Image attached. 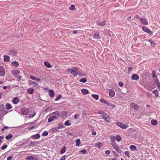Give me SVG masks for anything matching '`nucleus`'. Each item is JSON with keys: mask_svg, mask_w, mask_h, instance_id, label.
Returning <instances> with one entry per match:
<instances>
[{"mask_svg": "<svg viewBox=\"0 0 160 160\" xmlns=\"http://www.w3.org/2000/svg\"><path fill=\"white\" fill-rule=\"evenodd\" d=\"M66 72H67L71 73L74 77H75L77 75L82 76L83 75L81 74L79 70L76 67H73L66 70Z\"/></svg>", "mask_w": 160, "mask_h": 160, "instance_id": "f257e3e1", "label": "nucleus"}, {"mask_svg": "<svg viewBox=\"0 0 160 160\" xmlns=\"http://www.w3.org/2000/svg\"><path fill=\"white\" fill-rule=\"evenodd\" d=\"M101 114L102 115V118L107 122H109L110 121V117L106 113L103 112H102Z\"/></svg>", "mask_w": 160, "mask_h": 160, "instance_id": "f03ea898", "label": "nucleus"}, {"mask_svg": "<svg viewBox=\"0 0 160 160\" xmlns=\"http://www.w3.org/2000/svg\"><path fill=\"white\" fill-rule=\"evenodd\" d=\"M17 52L18 51L17 50L15 49H12L10 50L8 52V54L12 57H14L17 54Z\"/></svg>", "mask_w": 160, "mask_h": 160, "instance_id": "7ed1b4c3", "label": "nucleus"}, {"mask_svg": "<svg viewBox=\"0 0 160 160\" xmlns=\"http://www.w3.org/2000/svg\"><path fill=\"white\" fill-rule=\"evenodd\" d=\"M116 124L118 126L124 129H126L128 127V125L123 124L121 122H117Z\"/></svg>", "mask_w": 160, "mask_h": 160, "instance_id": "20e7f679", "label": "nucleus"}, {"mask_svg": "<svg viewBox=\"0 0 160 160\" xmlns=\"http://www.w3.org/2000/svg\"><path fill=\"white\" fill-rule=\"evenodd\" d=\"M131 107L133 109L137 111L139 109V107L137 104L133 102H131L130 104Z\"/></svg>", "mask_w": 160, "mask_h": 160, "instance_id": "39448f33", "label": "nucleus"}, {"mask_svg": "<svg viewBox=\"0 0 160 160\" xmlns=\"http://www.w3.org/2000/svg\"><path fill=\"white\" fill-rule=\"evenodd\" d=\"M20 111L23 114L26 115L28 112L29 110L28 108L24 107L21 109Z\"/></svg>", "mask_w": 160, "mask_h": 160, "instance_id": "423d86ee", "label": "nucleus"}, {"mask_svg": "<svg viewBox=\"0 0 160 160\" xmlns=\"http://www.w3.org/2000/svg\"><path fill=\"white\" fill-rule=\"evenodd\" d=\"M20 71L17 70H14L12 71V74L15 77H17L18 76L19 74L20 73Z\"/></svg>", "mask_w": 160, "mask_h": 160, "instance_id": "0eeeda50", "label": "nucleus"}, {"mask_svg": "<svg viewBox=\"0 0 160 160\" xmlns=\"http://www.w3.org/2000/svg\"><path fill=\"white\" fill-rule=\"evenodd\" d=\"M142 29L144 32L148 33L150 35H152V31L148 28H147V27L143 26L142 27Z\"/></svg>", "mask_w": 160, "mask_h": 160, "instance_id": "6e6552de", "label": "nucleus"}, {"mask_svg": "<svg viewBox=\"0 0 160 160\" xmlns=\"http://www.w3.org/2000/svg\"><path fill=\"white\" fill-rule=\"evenodd\" d=\"M140 22L143 24L145 25H148V21L146 18H140Z\"/></svg>", "mask_w": 160, "mask_h": 160, "instance_id": "1a4fd4ad", "label": "nucleus"}, {"mask_svg": "<svg viewBox=\"0 0 160 160\" xmlns=\"http://www.w3.org/2000/svg\"><path fill=\"white\" fill-rule=\"evenodd\" d=\"M112 146L119 153H120L121 152V150L119 149L116 143L115 144H113Z\"/></svg>", "mask_w": 160, "mask_h": 160, "instance_id": "9d476101", "label": "nucleus"}, {"mask_svg": "<svg viewBox=\"0 0 160 160\" xmlns=\"http://www.w3.org/2000/svg\"><path fill=\"white\" fill-rule=\"evenodd\" d=\"M60 112L59 111H55L51 113V115L55 117L56 119H57L59 115H60Z\"/></svg>", "mask_w": 160, "mask_h": 160, "instance_id": "9b49d317", "label": "nucleus"}, {"mask_svg": "<svg viewBox=\"0 0 160 160\" xmlns=\"http://www.w3.org/2000/svg\"><path fill=\"white\" fill-rule=\"evenodd\" d=\"M5 75V72L4 68L2 66H0V76L3 77Z\"/></svg>", "mask_w": 160, "mask_h": 160, "instance_id": "f8f14e48", "label": "nucleus"}, {"mask_svg": "<svg viewBox=\"0 0 160 160\" xmlns=\"http://www.w3.org/2000/svg\"><path fill=\"white\" fill-rule=\"evenodd\" d=\"M139 78V76L136 74H133L131 76V79L132 80H137Z\"/></svg>", "mask_w": 160, "mask_h": 160, "instance_id": "ddd939ff", "label": "nucleus"}, {"mask_svg": "<svg viewBox=\"0 0 160 160\" xmlns=\"http://www.w3.org/2000/svg\"><path fill=\"white\" fill-rule=\"evenodd\" d=\"M40 137V135L39 133L32 135L31 136V138L33 139H38Z\"/></svg>", "mask_w": 160, "mask_h": 160, "instance_id": "4468645a", "label": "nucleus"}, {"mask_svg": "<svg viewBox=\"0 0 160 160\" xmlns=\"http://www.w3.org/2000/svg\"><path fill=\"white\" fill-rule=\"evenodd\" d=\"M19 101L20 100L18 97H15L12 99V102L14 104H16L18 103Z\"/></svg>", "mask_w": 160, "mask_h": 160, "instance_id": "2eb2a0df", "label": "nucleus"}, {"mask_svg": "<svg viewBox=\"0 0 160 160\" xmlns=\"http://www.w3.org/2000/svg\"><path fill=\"white\" fill-rule=\"evenodd\" d=\"M155 79L154 80V82L157 85V86L158 89L160 90V82L157 78H155Z\"/></svg>", "mask_w": 160, "mask_h": 160, "instance_id": "dca6fc26", "label": "nucleus"}, {"mask_svg": "<svg viewBox=\"0 0 160 160\" xmlns=\"http://www.w3.org/2000/svg\"><path fill=\"white\" fill-rule=\"evenodd\" d=\"M109 95L111 97H113L115 95V92L112 89H110L109 90Z\"/></svg>", "mask_w": 160, "mask_h": 160, "instance_id": "f3484780", "label": "nucleus"}, {"mask_svg": "<svg viewBox=\"0 0 160 160\" xmlns=\"http://www.w3.org/2000/svg\"><path fill=\"white\" fill-rule=\"evenodd\" d=\"M44 65L48 68H50L52 67V65L50 64L49 62L47 61H45L44 62Z\"/></svg>", "mask_w": 160, "mask_h": 160, "instance_id": "a211bd4d", "label": "nucleus"}, {"mask_svg": "<svg viewBox=\"0 0 160 160\" xmlns=\"http://www.w3.org/2000/svg\"><path fill=\"white\" fill-rule=\"evenodd\" d=\"M48 94L50 97H52L54 96L55 93L53 90L51 89L49 90L48 91Z\"/></svg>", "mask_w": 160, "mask_h": 160, "instance_id": "6ab92c4d", "label": "nucleus"}, {"mask_svg": "<svg viewBox=\"0 0 160 160\" xmlns=\"http://www.w3.org/2000/svg\"><path fill=\"white\" fill-rule=\"evenodd\" d=\"M130 149L132 151H136L137 150L136 147L133 145L130 146Z\"/></svg>", "mask_w": 160, "mask_h": 160, "instance_id": "aec40b11", "label": "nucleus"}, {"mask_svg": "<svg viewBox=\"0 0 160 160\" xmlns=\"http://www.w3.org/2000/svg\"><path fill=\"white\" fill-rule=\"evenodd\" d=\"M115 137L114 136H113L111 138L110 140L111 141V144L112 145H113V144H116L115 142Z\"/></svg>", "mask_w": 160, "mask_h": 160, "instance_id": "412c9836", "label": "nucleus"}, {"mask_svg": "<svg viewBox=\"0 0 160 160\" xmlns=\"http://www.w3.org/2000/svg\"><path fill=\"white\" fill-rule=\"evenodd\" d=\"M106 24L105 21L100 22L97 23V25L98 26H104Z\"/></svg>", "mask_w": 160, "mask_h": 160, "instance_id": "4be33fe9", "label": "nucleus"}, {"mask_svg": "<svg viewBox=\"0 0 160 160\" xmlns=\"http://www.w3.org/2000/svg\"><path fill=\"white\" fill-rule=\"evenodd\" d=\"M26 159L29 160H38V159L32 156H28L26 158Z\"/></svg>", "mask_w": 160, "mask_h": 160, "instance_id": "5701e85b", "label": "nucleus"}, {"mask_svg": "<svg viewBox=\"0 0 160 160\" xmlns=\"http://www.w3.org/2000/svg\"><path fill=\"white\" fill-rule=\"evenodd\" d=\"M67 113H68L66 111H62L61 112L60 116L62 118L66 117Z\"/></svg>", "mask_w": 160, "mask_h": 160, "instance_id": "b1692460", "label": "nucleus"}, {"mask_svg": "<svg viewBox=\"0 0 160 160\" xmlns=\"http://www.w3.org/2000/svg\"><path fill=\"white\" fill-rule=\"evenodd\" d=\"M93 38L95 39H98L100 38L98 32L95 33L93 36Z\"/></svg>", "mask_w": 160, "mask_h": 160, "instance_id": "393cba45", "label": "nucleus"}, {"mask_svg": "<svg viewBox=\"0 0 160 160\" xmlns=\"http://www.w3.org/2000/svg\"><path fill=\"white\" fill-rule=\"evenodd\" d=\"M81 92L83 94L87 95L88 92V91L85 89H82L81 90Z\"/></svg>", "mask_w": 160, "mask_h": 160, "instance_id": "a878e982", "label": "nucleus"}, {"mask_svg": "<svg viewBox=\"0 0 160 160\" xmlns=\"http://www.w3.org/2000/svg\"><path fill=\"white\" fill-rule=\"evenodd\" d=\"M100 102L104 104L105 105H106L107 106H109V103L106 101H105L104 99H100Z\"/></svg>", "mask_w": 160, "mask_h": 160, "instance_id": "bb28decb", "label": "nucleus"}, {"mask_svg": "<svg viewBox=\"0 0 160 160\" xmlns=\"http://www.w3.org/2000/svg\"><path fill=\"white\" fill-rule=\"evenodd\" d=\"M55 117H54L53 116H52L51 115V116H50V117L48 119V122H51L54 119H56V118H55Z\"/></svg>", "mask_w": 160, "mask_h": 160, "instance_id": "cd10ccee", "label": "nucleus"}, {"mask_svg": "<svg viewBox=\"0 0 160 160\" xmlns=\"http://www.w3.org/2000/svg\"><path fill=\"white\" fill-rule=\"evenodd\" d=\"M38 142H30L29 144V146H34L35 145H37Z\"/></svg>", "mask_w": 160, "mask_h": 160, "instance_id": "c85d7f7f", "label": "nucleus"}, {"mask_svg": "<svg viewBox=\"0 0 160 160\" xmlns=\"http://www.w3.org/2000/svg\"><path fill=\"white\" fill-rule=\"evenodd\" d=\"M34 89L31 88H28L27 90V92L29 94H32L33 93Z\"/></svg>", "mask_w": 160, "mask_h": 160, "instance_id": "c756f323", "label": "nucleus"}, {"mask_svg": "<svg viewBox=\"0 0 160 160\" xmlns=\"http://www.w3.org/2000/svg\"><path fill=\"white\" fill-rule=\"evenodd\" d=\"M4 61L5 62H9L10 61V58L8 55H5L4 56Z\"/></svg>", "mask_w": 160, "mask_h": 160, "instance_id": "7c9ffc66", "label": "nucleus"}, {"mask_svg": "<svg viewBox=\"0 0 160 160\" xmlns=\"http://www.w3.org/2000/svg\"><path fill=\"white\" fill-rule=\"evenodd\" d=\"M75 142H76V146L77 147L79 146L81 144L80 140L79 139H77L75 141Z\"/></svg>", "mask_w": 160, "mask_h": 160, "instance_id": "2f4dec72", "label": "nucleus"}, {"mask_svg": "<svg viewBox=\"0 0 160 160\" xmlns=\"http://www.w3.org/2000/svg\"><path fill=\"white\" fill-rule=\"evenodd\" d=\"M66 147L65 146L63 147L60 150V153L61 154H62L66 152Z\"/></svg>", "mask_w": 160, "mask_h": 160, "instance_id": "473e14b6", "label": "nucleus"}, {"mask_svg": "<svg viewBox=\"0 0 160 160\" xmlns=\"http://www.w3.org/2000/svg\"><path fill=\"white\" fill-rule=\"evenodd\" d=\"M152 93L155 94L156 97H157L158 96L159 92L157 90H155L152 91Z\"/></svg>", "mask_w": 160, "mask_h": 160, "instance_id": "72a5a7b5", "label": "nucleus"}, {"mask_svg": "<svg viewBox=\"0 0 160 160\" xmlns=\"http://www.w3.org/2000/svg\"><path fill=\"white\" fill-rule=\"evenodd\" d=\"M12 106L11 105L8 103H7L5 105V108L7 109H10L12 108Z\"/></svg>", "mask_w": 160, "mask_h": 160, "instance_id": "f704fd0d", "label": "nucleus"}, {"mask_svg": "<svg viewBox=\"0 0 160 160\" xmlns=\"http://www.w3.org/2000/svg\"><path fill=\"white\" fill-rule=\"evenodd\" d=\"M13 137V135L11 134H9L7 135L6 137L5 138L7 140H9L11 139Z\"/></svg>", "mask_w": 160, "mask_h": 160, "instance_id": "c9c22d12", "label": "nucleus"}, {"mask_svg": "<svg viewBox=\"0 0 160 160\" xmlns=\"http://www.w3.org/2000/svg\"><path fill=\"white\" fill-rule=\"evenodd\" d=\"M91 96L96 100H98L99 98V95H98L92 94L91 95Z\"/></svg>", "mask_w": 160, "mask_h": 160, "instance_id": "e433bc0d", "label": "nucleus"}, {"mask_svg": "<svg viewBox=\"0 0 160 160\" xmlns=\"http://www.w3.org/2000/svg\"><path fill=\"white\" fill-rule=\"evenodd\" d=\"M151 123L152 124L155 125L157 124V122L156 120L152 119L151 121Z\"/></svg>", "mask_w": 160, "mask_h": 160, "instance_id": "4c0bfd02", "label": "nucleus"}, {"mask_svg": "<svg viewBox=\"0 0 160 160\" xmlns=\"http://www.w3.org/2000/svg\"><path fill=\"white\" fill-rule=\"evenodd\" d=\"M11 64L14 66L18 67L19 65L18 62L16 61H13L12 62Z\"/></svg>", "mask_w": 160, "mask_h": 160, "instance_id": "58836bf2", "label": "nucleus"}, {"mask_svg": "<svg viewBox=\"0 0 160 160\" xmlns=\"http://www.w3.org/2000/svg\"><path fill=\"white\" fill-rule=\"evenodd\" d=\"M36 113L35 112H33L32 114H29L28 115L29 116V118H32L34 117V116L36 115Z\"/></svg>", "mask_w": 160, "mask_h": 160, "instance_id": "ea45409f", "label": "nucleus"}, {"mask_svg": "<svg viewBox=\"0 0 160 160\" xmlns=\"http://www.w3.org/2000/svg\"><path fill=\"white\" fill-rule=\"evenodd\" d=\"M115 137V139L118 142H120L121 140V138L119 135H117Z\"/></svg>", "mask_w": 160, "mask_h": 160, "instance_id": "a19ab883", "label": "nucleus"}, {"mask_svg": "<svg viewBox=\"0 0 160 160\" xmlns=\"http://www.w3.org/2000/svg\"><path fill=\"white\" fill-rule=\"evenodd\" d=\"M102 145V143L100 142H97L95 146L98 147L99 148H100Z\"/></svg>", "mask_w": 160, "mask_h": 160, "instance_id": "79ce46f5", "label": "nucleus"}, {"mask_svg": "<svg viewBox=\"0 0 160 160\" xmlns=\"http://www.w3.org/2000/svg\"><path fill=\"white\" fill-rule=\"evenodd\" d=\"M155 71H153L152 72V77L153 78L155 79V78H157V77L155 75Z\"/></svg>", "mask_w": 160, "mask_h": 160, "instance_id": "37998d69", "label": "nucleus"}, {"mask_svg": "<svg viewBox=\"0 0 160 160\" xmlns=\"http://www.w3.org/2000/svg\"><path fill=\"white\" fill-rule=\"evenodd\" d=\"M69 120H67L65 122L64 124L66 126H69L71 124V123H70Z\"/></svg>", "mask_w": 160, "mask_h": 160, "instance_id": "c03bdc74", "label": "nucleus"}, {"mask_svg": "<svg viewBox=\"0 0 160 160\" xmlns=\"http://www.w3.org/2000/svg\"><path fill=\"white\" fill-rule=\"evenodd\" d=\"M87 81V80L85 78H82L79 80V82H80L85 83Z\"/></svg>", "mask_w": 160, "mask_h": 160, "instance_id": "a18cd8bd", "label": "nucleus"}, {"mask_svg": "<svg viewBox=\"0 0 160 160\" xmlns=\"http://www.w3.org/2000/svg\"><path fill=\"white\" fill-rule=\"evenodd\" d=\"M87 151L85 149H84L83 150H82L80 151H79V152L80 153H82L83 154H87Z\"/></svg>", "mask_w": 160, "mask_h": 160, "instance_id": "49530a36", "label": "nucleus"}, {"mask_svg": "<svg viewBox=\"0 0 160 160\" xmlns=\"http://www.w3.org/2000/svg\"><path fill=\"white\" fill-rule=\"evenodd\" d=\"M59 130V128L57 126L55 128H54L53 129V131L54 132H57L58 131V130Z\"/></svg>", "mask_w": 160, "mask_h": 160, "instance_id": "de8ad7c7", "label": "nucleus"}, {"mask_svg": "<svg viewBox=\"0 0 160 160\" xmlns=\"http://www.w3.org/2000/svg\"><path fill=\"white\" fill-rule=\"evenodd\" d=\"M132 67H129L128 68V73H130L132 70Z\"/></svg>", "mask_w": 160, "mask_h": 160, "instance_id": "09e8293b", "label": "nucleus"}, {"mask_svg": "<svg viewBox=\"0 0 160 160\" xmlns=\"http://www.w3.org/2000/svg\"><path fill=\"white\" fill-rule=\"evenodd\" d=\"M61 97H62V96L60 95L58 96L55 99V101H57L58 100H59L60 99H61Z\"/></svg>", "mask_w": 160, "mask_h": 160, "instance_id": "8fccbe9b", "label": "nucleus"}, {"mask_svg": "<svg viewBox=\"0 0 160 160\" xmlns=\"http://www.w3.org/2000/svg\"><path fill=\"white\" fill-rule=\"evenodd\" d=\"M8 147V145H4L2 146L1 147V148L2 150H4L5 149H6Z\"/></svg>", "mask_w": 160, "mask_h": 160, "instance_id": "3c124183", "label": "nucleus"}, {"mask_svg": "<svg viewBox=\"0 0 160 160\" xmlns=\"http://www.w3.org/2000/svg\"><path fill=\"white\" fill-rule=\"evenodd\" d=\"M79 115H80V114H75L74 115V118L76 119H77L78 118Z\"/></svg>", "mask_w": 160, "mask_h": 160, "instance_id": "603ef678", "label": "nucleus"}, {"mask_svg": "<svg viewBox=\"0 0 160 160\" xmlns=\"http://www.w3.org/2000/svg\"><path fill=\"white\" fill-rule=\"evenodd\" d=\"M113 154H114V156L115 157H119V155L117 154L115 151H113L112 152Z\"/></svg>", "mask_w": 160, "mask_h": 160, "instance_id": "864d4df0", "label": "nucleus"}, {"mask_svg": "<svg viewBox=\"0 0 160 160\" xmlns=\"http://www.w3.org/2000/svg\"><path fill=\"white\" fill-rule=\"evenodd\" d=\"M48 132L47 131H45L43 132L42 135L44 136H47L48 135Z\"/></svg>", "mask_w": 160, "mask_h": 160, "instance_id": "5fc2aeb1", "label": "nucleus"}, {"mask_svg": "<svg viewBox=\"0 0 160 160\" xmlns=\"http://www.w3.org/2000/svg\"><path fill=\"white\" fill-rule=\"evenodd\" d=\"M75 8V6L74 5H72L69 8V9L71 10H73Z\"/></svg>", "mask_w": 160, "mask_h": 160, "instance_id": "6e6d98bb", "label": "nucleus"}, {"mask_svg": "<svg viewBox=\"0 0 160 160\" xmlns=\"http://www.w3.org/2000/svg\"><path fill=\"white\" fill-rule=\"evenodd\" d=\"M30 78L32 80H35L36 77H35L34 76L31 75L30 76Z\"/></svg>", "mask_w": 160, "mask_h": 160, "instance_id": "4d7b16f0", "label": "nucleus"}, {"mask_svg": "<svg viewBox=\"0 0 160 160\" xmlns=\"http://www.w3.org/2000/svg\"><path fill=\"white\" fill-rule=\"evenodd\" d=\"M33 85L35 87L37 88H39V86L38 85V84H37L36 82H35V83L33 84Z\"/></svg>", "mask_w": 160, "mask_h": 160, "instance_id": "13d9d810", "label": "nucleus"}, {"mask_svg": "<svg viewBox=\"0 0 160 160\" xmlns=\"http://www.w3.org/2000/svg\"><path fill=\"white\" fill-rule=\"evenodd\" d=\"M118 83L119 86L120 87H122L123 85V83L121 82H119Z\"/></svg>", "mask_w": 160, "mask_h": 160, "instance_id": "bf43d9fd", "label": "nucleus"}, {"mask_svg": "<svg viewBox=\"0 0 160 160\" xmlns=\"http://www.w3.org/2000/svg\"><path fill=\"white\" fill-rule=\"evenodd\" d=\"M28 82L30 84L33 85V84L35 83V82L32 80H29L28 81Z\"/></svg>", "mask_w": 160, "mask_h": 160, "instance_id": "052dcab7", "label": "nucleus"}, {"mask_svg": "<svg viewBox=\"0 0 160 160\" xmlns=\"http://www.w3.org/2000/svg\"><path fill=\"white\" fill-rule=\"evenodd\" d=\"M105 153L106 155H109L110 153V151L109 150H107L105 151Z\"/></svg>", "mask_w": 160, "mask_h": 160, "instance_id": "680f3d73", "label": "nucleus"}, {"mask_svg": "<svg viewBox=\"0 0 160 160\" xmlns=\"http://www.w3.org/2000/svg\"><path fill=\"white\" fill-rule=\"evenodd\" d=\"M86 114V111L85 110H83L82 112V117L84 116Z\"/></svg>", "mask_w": 160, "mask_h": 160, "instance_id": "e2e57ef3", "label": "nucleus"}, {"mask_svg": "<svg viewBox=\"0 0 160 160\" xmlns=\"http://www.w3.org/2000/svg\"><path fill=\"white\" fill-rule=\"evenodd\" d=\"M124 154H125V155L127 156L128 157L129 156V152L128 151H125L124 152Z\"/></svg>", "mask_w": 160, "mask_h": 160, "instance_id": "0e129e2a", "label": "nucleus"}, {"mask_svg": "<svg viewBox=\"0 0 160 160\" xmlns=\"http://www.w3.org/2000/svg\"><path fill=\"white\" fill-rule=\"evenodd\" d=\"M36 126H32L30 127H29L28 128V130H31L33 129L34 128H36Z\"/></svg>", "mask_w": 160, "mask_h": 160, "instance_id": "69168bd1", "label": "nucleus"}, {"mask_svg": "<svg viewBox=\"0 0 160 160\" xmlns=\"http://www.w3.org/2000/svg\"><path fill=\"white\" fill-rule=\"evenodd\" d=\"M59 129L63 128V126L62 125L60 124L58 126Z\"/></svg>", "mask_w": 160, "mask_h": 160, "instance_id": "338daca9", "label": "nucleus"}, {"mask_svg": "<svg viewBox=\"0 0 160 160\" xmlns=\"http://www.w3.org/2000/svg\"><path fill=\"white\" fill-rule=\"evenodd\" d=\"M65 156L64 155L62 156L61 158L60 159V160H65Z\"/></svg>", "mask_w": 160, "mask_h": 160, "instance_id": "774afa93", "label": "nucleus"}]
</instances>
